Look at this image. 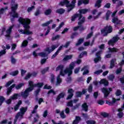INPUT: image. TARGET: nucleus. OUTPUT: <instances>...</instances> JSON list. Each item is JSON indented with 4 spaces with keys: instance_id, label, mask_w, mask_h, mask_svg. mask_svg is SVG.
I'll use <instances>...</instances> for the list:
<instances>
[{
    "instance_id": "obj_1",
    "label": "nucleus",
    "mask_w": 124,
    "mask_h": 124,
    "mask_svg": "<svg viewBox=\"0 0 124 124\" xmlns=\"http://www.w3.org/2000/svg\"><path fill=\"white\" fill-rule=\"evenodd\" d=\"M18 22L19 24L23 25V27L25 30H19L18 31L20 32V34H23L25 35H31L32 34V32L30 31L29 30L30 29V24L31 23V20L29 18H23V17L18 18Z\"/></svg>"
},
{
    "instance_id": "obj_2",
    "label": "nucleus",
    "mask_w": 124,
    "mask_h": 124,
    "mask_svg": "<svg viewBox=\"0 0 124 124\" xmlns=\"http://www.w3.org/2000/svg\"><path fill=\"white\" fill-rule=\"evenodd\" d=\"M44 86V83L38 82L36 84H33L32 81H29V87L26 89V90L24 92H22V96L24 97H26L28 96L29 93L31 92L35 87H37L38 89H41Z\"/></svg>"
},
{
    "instance_id": "obj_3",
    "label": "nucleus",
    "mask_w": 124,
    "mask_h": 124,
    "mask_svg": "<svg viewBox=\"0 0 124 124\" xmlns=\"http://www.w3.org/2000/svg\"><path fill=\"white\" fill-rule=\"evenodd\" d=\"M79 14H75L71 16V21L74 22L75 19L78 18V20H86V17L82 16V14H86L88 12V9H81L78 10Z\"/></svg>"
},
{
    "instance_id": "obj_4",
    "label": "nucleus",
    "mask_w": 124,
    "mask_h": 124,
    "mask_svg": "<svg viewBox=\"0 0 124 124\" xmlns=\"http://www.w3.org/2000/svg\"><path fill=\"white\" fill-rule=\"evenodd\" d=\"M10 6L11 12L13 13V15H12V17L13 18H18V14L16 12L18 7V4H17V3H16V0H11Z\"/></svg>"
},
{
    "instance_id": "obj_5",
    "label": "nucleus",
    "mask_w": 124,
    "mask_h": 124,
    "mask_svg": "<svg viewBox=\"0 0 124 124\" xmlns=\"http://www.w3.org/2000/svg\"><path fill=\"white\" fill-rule=\"evenodd\" d=\"M116 13H117V10L114 11L111 15V16L113 17V18H112L111 22L112 23H114V27H115V28L117 27V26H120L123 25V23H121L123 21L118 19V17H117V16H115Z\"/></svg>"
},
{
    "instance_id": "obj_6",
    "label": "nucleus",
    "mask_w": 124,
    "mask_h": 124,
    "mask_svg": "<svg viewBox=\"0 0 124 124\" xmlns=\"http://www.w3.org/2000/svg\"><path fill=\"white\" fill-rule=\"evenodd\" d=\"M25 86V84L23 83H20L17 85H16V84H13L12 85L10 86V87L8 88L7 89V92L6 94L7 95H9L10 94V93L12 92V89L16 87V90H19L20 88H22V87H24Z\"/></svg>"
},
{
    "instance_id": "obj_7",
    "label": "nucleus",
    "mask_w": 124,
    "mask_h": 124,
    "mask_svg": "<svg viewBox=\"0 0 124 124\" xmlns=\"http://www.w3.org/2000/svg\"><path fill=\"white\" fill-rule=\"evenodd\" d=\"M85 22L86 20H78V26L74 27V28H73V31H75L79 29V32H82L83 31L86 30V27H83L82 26V24L85 23Z\"/></svg>"
},
{
    "instance_id": "obj_8",
    "label": "nucleus",
    "mask_w": 124,
    "mask_h": 124,
    "mask_svg": "<svg viewBox=\"0 0 124 124\" xmlns=\"http://www.w3.org/2000/svg\"><path fill=\"white\" fill-rule=\"evenodd\" d=\"M74 69V67H73V66H70L69 67V68H67L65 70H61L60 72V75H58V76H60V77H61V76L63 77L64 76L65 74H68V77H70V76L72 75V73L73 72L72 70Z\"/></svg>"
},
{
    "instance_id": "obj_9",
    "label": "nucleus",
    "mask_w": 124,
    "mask_h": 124,
    "mask_svg": "<svg viewBox=\"0 0 124 124\" xmlns=\"http://www.w3.org/2000/svg\"><path fill=\"white\" fill-rule=\"evenodd\" d=\"M101 34H104V36H107L108 34H110L113 32V27L111 25H106L104 29L100 31Z\"/></svg>"
},
{
    "instance_id": "obj_10",
    "label": "nucleus",
    "mask_w": 124,
    "mask_h": 124,
    "mask_svg": "<svg viewBox=\"0 0 124 124\" xmlns=\"http://www.w3.org/2000/svg\"><path fill=\"white\" fill-rule=\"evenodd\" d=\"M13 28V26H11L9 27V29H8L7 30H6V28H3V29H2V32H0V35H3L4 32L5 31H6V33H7V34L5 35V36L6 37H10V34L11 33V31L12 30Z\"/></svg>"
},
{
    "instance_id": "obj_11",
    "label": "nucleus",
    "mask_w": 124,
    "mask_h": 124,
    "mask_svg": "<svg viewBox=\"0 0 124 124\" xmlns=\"http://www.w3.org/2000/svg\"><path fill=\"white\" fill-rule=\"evenodd\" d=\"M120 38L118 37V35H116V36L113 37L112 39L108 40V46H114V45L116 42H117L118 40H119Z\"/></svg>"
},
{
    "instance_id": "obj_12",
    "label": "nucleus",
    "mask_w": 124,
    "mask_h": 124,
    "mask_svg": "<svg viewBox=\"0 0 124 124\" xmlns=\"http://www.w3.org/2000/svg\"><path fill=\"white\" fill-rule=\"evenodd\" d=\"M112 91V90L111 88H108V89L106 88H103L101 89V92L104 93L105 98L108 97V95L110 94V93H111Z\"/></svg>"
},
{
    "instance_id": "obj_13",
    "label": "nucleus",
    "mask_w": 124,
    "mask_h": 124,
    "mask_svg": "<svg viewBox=\"0 0 124 124\" xmlns=\"http://www.w3.org/2000/svg\"><path fill=\"white\" fill-rule=\"evenodd\" d=\"M29 96V94L27 96L23 97V96H22V92H20V94H18V93L13 94L12 96H10V99H9L16 100L17 99V97H22L23 98L26 99L27 97H28Z\"/></svg>"
},
{
    "instance_id": "obj_14",
    "label": "nucleus",
    "mask_w": 124,
    "mask_h": 124,
    "mask_svg": "<svg viewBox=\"0 0 124 124\" xmlns=\"http://www.w3.org/2000/svg\"><path fill=\"white\" fill-rule=\"evenodd\" d=\"M57 47H58V45H52L51 46V49H50L49 47H47L45 49V51L47 52L48 54H50L51 52L54 51Z\"/></svg>"
},
{
    "instance_id": "obj_15",
    "label": "nucleus",
    "mask_w": 124,
    "mask_h": 124,
    "mask_svg": "<svg viewBox=\"0 0 124 124\" xmlns=\"http://www.w3.org/2000/svg\"><path fill=\"white\" fill-rule=\"evenodd\" d=\"M74 90H73L72 88H70L68 89V94H69V95H68L66 99L68 100L72 99V97H73V95H74Z\"/></svg>"
},
{
    "instance_id": "obj_16",
    "label": "nucleus",
    "mask_w": 124,
    "mask_h": 124,
    "mask_svg": "<svg viewBox=\"0 0 124 124\" xmlns=\"http://www.w3.org/2000/svg\"><path fill=\"white\" fill-rule=\"evenodd\" d=\"M70 4H71L70 3L69 0H63L62 1L60 2V5L62 6L66 5V7L67 8H72V6H70Z\"/></svg>"
},
{
    "instance_id": "obj_17",
    "label": "nucleus",
    "mask_w": 124,
    "mask_h": 124,
    "mask_svg": "<svg viewBox=\"0 0 124 124\" xmlns=\"http://www.w3.org/2000/svg\"><path fill=\"white\" fill-rule=\"evenodd\" d=\"M37 75V73L36 72H33L32 73H28L27 75H26L25 78H24V79L25 80H28L31 77H35Z\"/></svg>"
},
{
    "instance_id": "obj_18",
    "label": "nucleus",
    "mask_w": 124,
    "mask_h": 124,
    "mask_svg": "<svg viewBox=\"0 0 124 124\" xmlns=\"http://www.w3.org/2000/svg\"><path fill=\"white\" fill-rule=\"evenodd\" d=\"M24 114L17 113L16 115V117L15 118V120L13 121V124H16V122H17V119L19 118L20 119H22L23 118Z\"/></svg>"
},
{
    "instance_id": "obj_19",
    "label": "nucleus",
    "mask_w": 124,
    "mask_h": 124,
    "mask_svg": "<svg viewBox=\"0 0 124 124\" xmlns=\"http://www.w3.org/2000/svg\"><path fill=\"white\" fill-rule=\"evenodd\" d=\"M81 63V60L78 59V61L71 62V63L69 65V67H70V66H73V68H74V67H75V63L79 64Z\"/></svg>"
},
{
    "instance_id": "obj_20",
    "label": "nucleus",
    "mask_w": 124,
    "mask_h": 124,
    "mask_svg": "<svg viewBox=\"0 0 124 124\" xmlns=\"http://www.w3.org/2000/svg\"><path fill=\"white\" fill-rule=\"evenodd\" d=\"M75 3H76V0H72V1H71L70 6H72V8H70L68 9V13L70 12L74 8V7H75Z\"/></svg>"
},
{
    "instance_id": "obj_21",
    "label": "nucleus",
    "mask_w": 124,
    "mask_h": 124,
    "mask_svg": "<svg viewBox=\"0 0 124 124\" xmlns=\"http://www.w3.org/2000/svg\"><path fill=\"white\" fill-rule=\"evenodd\" d=\"M64 95H65V94H64V93L63 92L58 94V95L56 97V102L60 101L62 98H63V97H64Z\"/></svg>"
},
{
    "instance_id": "obj_22",
    "label": "nucleus",
    "mask_w": 124,
    "mask_h": 124,
    "mask_svg": "<svg viewBox=\"0 0 124 124\" xmlns=\"http://www.w3.org/2000/svg\"><path fill=\"white\" fill-rule=\"evenodd\" d=\"M99 84H104L105 86H108V81L106 78H103L99 81Z\"/></svg>"
},
{
    "instance_id": "obj_23",
    "label": "nucleus",
    "mask_w": 124,
    "mask_h": 124,
    "mask_svg": "<svg viewBox=\"0 0 124 124\" xmlns=\"http://www.w3.org/2000/svg\"><path fill=\"white\" fill-rule=\"evenodd\" d=\"M81 120V119L80 118V117L78 116H75V120L73 121V122H72V124H78Z\"/></svg>"
},
{
    "instance_id": "obj_24",
    "label": "nucleus",
    "mask_w": 124,
    "mask_h": 124,
    "mask_svg": "<svg viewBox=\"0 0 124 124\" xmlns=\"http://www.w3.org/2000/svg\"><path fill=\"white\" fill-rule=\"evenodd\" d=\"M108 52L110 53H117L119 51V49L115 47H108Z\"/></svg>"
},
{
    "instance_id": "obj_25",
    "label": "nucleus",
    "mask_w": 124,
    "mask_h": 124,
    "mask_svg": "<svg viewBox=\"0 0 124 124\" xmlns=\"http://www.w3.org/2000/svg\"><path fill=\"white\" fill-rule=\"evenodd\" d=\"M102 1V0H96V2H95V5H94V7H97V8H100V7H101Z\"/></svg>"
},
{
    "instance_id": "obj_26",
    "label": "nucleus",
    "mask_w": 124,
    "mask_h": 124,
    "mask_svg": "<svg viewBox=\"0 0 124 124\" xmlns=\"http://www.w3.org/2000/svg\"><path fill=\"white\" fill-rule=\"evenodd\" d=\"M73 57V55H66L63 59H62V61L66 62L68 61L69 60L72 59V57Z\"/></svg>"
},
{
    "instance_id": "obj_27",
    "label": "nucleus",
    "mask_w": 124,
    "mask_h": 124,
    "mask_svg": "<svg viewBox=\"0 0 124 124\" xmlns=\"http://www.w3.org/2000/svg\"><path fill=\"white\" fill-rule=\"evenodd\" d=\"M81 107H82V110H83V111H85V112L88 111V106L87 105V103L82 104V105H81Z\"/></svg>"
},
{
    "instance_id": "obj_28",
    "label": "nucleus",
    "mask_w": 124,
    "mask_h": 124,
    "mask_svg": "<svg viewBox=\"0 0 124 124\" xmlns=\"http://www.w3.org/2000/svg\"><path fill=\"white\" fill-rule=\"evenodd\" d=\"M62 82V78H61V77H60V75L57 76V77L56 78V86L60 85Z\"/></svg>"
},
{
    "instance_id": "obj_29",
    "label": "nucleus",
    "mask_w": 124,
    "mask_h": 124,
    "mask_svg": "<svg viewBox=\"0 0 124 124\" xmlns=\"http://www.w3.org/2000/svg\"><path fill=\"white\" fill-rule=\"evenodd\" d=\"M86 69H87V66H83V67H82L81 68V71H82L83 70H85L82 73V75H87V74H89V70H86Z\"/></svg>"
},
{
    "instance_id": "obj_30",
    "label": "nucleus",
    "mask_w": 124,
    "mask_h": 124,
    "mask_svg": "<svg viewBox=\"0 0 124 124\" xmlns=\"http://www.w3.org/2000/svg\"><path fill=\"white\" fill-rule=\"evenodd\" d=\"M112 13H111V11L108 10L107 11V13H106V20L108 21L109 18H110V16Z\"/></svg>"
},
{
    "instance_id": "obj_31",
    "label": "nucleus",
    "mask_w": 124,
    "mask_h": 124,
    "mask_svg": "<svg viewBox=\"0 0 124 124\" xmlns=\"http://www.w3.org/2000/svg\"><path fill=\"white\" fill-rule=\"evenodd\" d=\"M64 11H65L64 9L61 8L56 10V13L60 15H62L63 13H64Z\"/></svg>"
},
{
    "instance_id": "obj_32",
    "label": "nucleus",
    "mask_w": 124,
    "mask_h": 124,
    "mask_svg": "<svg viewBox=\"0 0 124 124\" xmlns=\"http://www.w3.org/2000/svg\"><path fill=\"white\" fill-rule=\"evenodd\" d=\"M51 13H52V10H51V9H48L45 11V12H44V14H45V16H48L51 15Z\"/></svg>"
},
{
    "instance_id": "obj_33",
    "label": "nucleus",
    "mask_w": 124,
    "mask_h": 124,
    "mask_svg": "<svg viewBox=\"0 0 124 124\" xmlns=\"http://www.w3.org/2000/svg\"><path fill=\"white\" fill-rule=\"evenodd\" d=\"M83 38H79V39H78V43H76V44H75V46H80L83 42Z\"/></svg>"
},
{
    "instance_id": "obj_34",
    "label": "nucleus",
    "mask_w": 124,
    "mask_h": 124,
    "mask_svg": "<svg viewBox=\"0 0 124 124\" xmlns=\"http://www.w3.org/2000/svg\"><path fill=\"white\" fill-rule=\"evenodd\" d=\"M53 22V20L50 19V20H49V21H47V22L43 23V24H42V26H43V27H47L49 25H50V24H51V23H52Z\"/></svg>"
},
{
    "instance_id": "obj_35",
    "label": "nucleus",
    "mask_w": 124,
    "mask_h": 124,
    "mask_svg": "<svg viewBox=\"0 0 124 124\" xmlns=\"http://www.w3.org/2000/svg\"><path fill=\"white\" fill-rule=\"evenodd\" d=\"M20 112H18L17 113H19L20 114H24L26 111H27V107L26 108H21L20 109Z\"/></svg>"
},
{
    "instance_id": "obj_36",
    "label": "nucleus",
    "mask_w": 124,
    "mask_h": 124,
    "mask_svg": "<svg viewBox=\"0 0 124 124\" xmlns=\"http://www.w3.org/2000/svg\"><path fill=\"white\" fill-rule=\"evenodd\" d=\"M78 35V33L76 32H73L72 33H71V35L70 36V38H71V39H74L75 37H76Z\"/></svg>"
},
{
    "instance_id": "obj_37",
    "label": "nucleus",
    "mask_w": 124,
    "mask_h": 124,
    "mask_svg": "<svg viewBox=\"0 0 124 124\" xmlns=\"http://www.w3.org/2000/svg\"><path fill=\"white\" fill-rule=\"evenodd\" d=\"M82 94H85V93H80V91H77L76 92V93H75V96H76V97H81V96L82 95Z\"/></svg>"
},
{
    "instance_id": "obj_38",
    "label": "nucleus",
    "mask_w": 124,
    "mask_h": 124,
    "mask_svg": "<svg viewBox=\"0 0 124 124\" xmlns=\"http://www.w3.org/2000/svg\"><path fill=\"white\" fill-rule=\"evenodd\" d=\"M63 69V65L62 64H60V65H58L57 67H56V71H63L62 70Z\"/></svg>"
},
{
    "instance_id": "obj_39",
    "label": "nucleus",
    "mask_w": 124,
    "mask_h": 124,
    "mask_svg": "<svg viewBox=\"0 0 124 124\" xmlns=\"http://www.w3.org/2000/svg\"><path fill=\"white\" fill-rule=\"evenodd\" d=\"M41 92V89L38 88L34 91V94H35V97H36V100H37V97H38V94Z\"/></svg>"
},
{
    "instance_id": "obj_40",
    "label": "nucleus",
    "mask_w": 124,
    "mask_h": 124,
    "mask_svg": "<svg viewBox=\"0 0 124 124\" xmlns=\"http://www.w3.org/2000/svg\"><path fill=\"white\" fill-rule=\"evenodd\" d=\"M50 77H51V78H50V82L52 84H54V81L55 80L54 74H51Z\"/></svg>"
},
{
    "instance_id": "obj_41",
    "label": "nucleus",
    "mask_w": 124,
    "mask_h": 124,
    "mask_svg": "<svg viewBox=\"0 0 124 124\" xmlns=\"http://www.w3.org/2000/svg\"><path fill=\"white\" fill-rule=\"evenodd\" d=\"M115 78V76L113 74H111L108 77V79L111 81H113L114 78Z\"/></svg>"
},
{
    "instance_id": "obj_42",
    "label": "nucleus",
    "mask_w": 124,
    "mask_h": 124,
    "mask_svg": "<svg viewBox=\"0 0 124 124\" xmlns=\"http://www.w3.org/2000/svg\"><path fill=\"white\" fill-rule=\"evenodd\" d=\"M114 66H115V61L114 59H112L110 63V68L112 69Z\"/></svg>"
},
{
    "instance_id": "obj_43",
    "label": "nucleus",
    "mask_w": 124,
    "mask_h": 124,
    "mask_svg": "<svg viewBox=\"0 0 124 124\" xmlns=\"http://www.w3.org/2000/svg\"><path fill=\"white\" fill-rule=\"evenodd\" d=\"M41 10H39V9H36V11L34 13V16H39L40 15H41Z\"/></svg>"
},
{
    "instance_id": "obj_44",
    "label": "nucleus",
    "mask_w": 124,
    "mask_h": 124,
    "mask_svg": "<svg viewBox=\"0 0 124 124\" xmlns=\"http://www.w3.org/2000/svg\"><path fill=\"white\" fill-rule=\"evenodd\" d=\"M17 75H18V70H16L15 71L12 72L11 74L10 75L13 76V77H16Z\"/></svg>"
},
{
    "instance_id": "obj_45",
    "label": "nucleus",
    "mask_w": 124,
    "mask_h": 124,
    "mask_svg": "<svg viewBox=\"0 0 124 124\" xmlns=\"http://www.w3.org/2000/svg\"><path fill=\"white\" fill-rule=\"evenodd\" d=\"M13 82H14L13 79H11V80L7 82V83H6V85H5V87H9V86H10V85H11V84H12Z\"/></svg>"
},
{
    "instance_id": "obj_46",
    "label": "nucleus",
    "mask_w": 124,
    "mask_h": 124,
    "mask_svg": "<svg viewBox=\"0 0 124 124\" xmlns=\"http://www.w3.org/2000/svg\"><path fill=\"white\" fill-rule=\"evenodd\" d=\"M28 45V41L24 40L23 41V43H22V47H25L27 46Z\"/></svg>"
},
{
    "instance_id": "obj_47",
    "label": "nucleus",
    "mask_w": 124,
    "mask_h": 124,
    "mask_svg": "<svg viewBox=\"0 0 124 124\" xmlns=\"http://www.w3.org/2000/svg\"><path fill=\"white\" fill-rule=\"evenodd\" d=\"M93 90V86H92V84H90V85H89V87H88V92L89 93H92V90Z\"/></svg>"
},
{
    "instance_id": "obj_48",
    "label": "nucleus",
    "mask_w": 124,
    "mask_h": 124,
    "mask_svg": "<svg viewBox=\"0 0 124 124\" xmlns=\"http://www.w3.org/2000/svg\"><path fill=\"white\" fill-rule=\"evenodd\" d=\"M100 115L104 117V118H106L108 117V113H107L106 112H101Z\"/></svg>"
},
{
    "instance_id": "obj_49",
    "label": "nucleus",
    "mask_w": 124,
    "mask_h": 124,
    "mask_svg": "<svg viewBox=\"0 0 124 124\" xmlns=\"http://www.w3.org/2000/svg\"><path fill=\"white\" fill-rule=\"evenodd\" d=\"M124 112H118V113H117V117H118L119 119H122L124 117Z\"/></svg>"
},
{
    "instance_id": "obj_50",
    "label": "nucleus",
    "mask_w": 124,
    "mask_h": 124,
    "mask_svg": "<svg viewBox=\"0 0 124 124\" xmlns=\"http://www.w3.org/2000/svg\"><path fill=\"white\" fill-rule=\"evenodd\" d=\"M35 100L36 101H38L39 105L42 104V103L44 101V100L43 99V98H41L40 99H38V97H37V100H36V97H35Z\"/></svg>"
},
{
    "instance_id": "obj_51",
    "label": "nucleus",
    "mask_w": 124,
    "mask_h": 124,
    "mask_svg": "<svg viewBox=\"0 0 124 124\" xmlns=\"http://www.w3.org/2000/svg\"><path fill=\"white\" fill-rule=\"evenodd\" d=\"M8 9V7H6L5 8H2L0 9V14H3L4 11Z\"/></svg>"
},
{
    "instance_id": "obj_52",
    "label": "nucleus",
    "mask_w": 124,
    "mask_h": 124,
    "mask_svg": "<svg viewBox=\"0 0 124 124\" xmlns=\"http://www.w3.org/2000/svg\"><path fill=\"white\" fill-rule=\"evenodd\" d=\"M11 63L12 64H15L16 62V60L15 58H13V56H11Z\"/></svg>"
},
{
    "instance_id": "obj_53",
    "label": "nucleus",
    "mask_w": 124,
    "mask_h": 124,
    "mask_svg": "<svg viewBox=\"0 0 124 124\" xmlns=\"http://www.w3.org/2000/svg\"><path fill=\"white\" fill-rule=\"evenodd\" d=\"M38 56H40L42 57H47V54H46L45 52L38 53Z\"/></svg>"
},
{
    "instance_id": "obj_54",
    "label": "nucleus",
    "mask_w": 124,
    "mask_h": 124,
    "mask_svg": "<svg viewBox=\"0 0 124 124\" xmlns=\"http://www.w3.org/2000/svg\"><path fill=\"white\" fill-rule=\"evenodd\" d=\"M67 106L68 107H72L73 106V103H72V100H70V101L67 103Z\"/></svg>"
},
{
    "instance_id": "obj_55",
    "label": "nucleus",
    "mask_w": 124,
    "mask_h": 124,
    "mask_svg": "<svg viewBox=\"0 0 124 124\" xmlns=\"http://www.w3.org/2000/svg\"><path fill=\"white\" fill-rule=\"evenodd\" d=\"M35 7L34 6H31V7H28V9H27V12L30 13L33 9H34Z\"/></svg>"
},
{
    "instance_id": "obj_56",
    "label": "nucleus",
    "mask_w": 124,
    "mask_h": 124,
    "mask_svg": "<svg viewBox=\"0 0 124 124\" xmlns=\"http://www.w3.org/2000/svg\"><path fill=\"white\" fill-rule=\"evenodd\" d=\"M51 86H48L47 84L45 85L43 88L44 90H51Z\"/></svg>"
},
{
    "instance_id": "obj_57",
    "label": "nucleus",
    "mask_w": 124,
    "mask_h": 124,
    "mask_svg": "<svg viewBox=\"0 0 124 124\" xmlns=\"http://www.w3.org/2000/svg\"><path fill=\"white\" fill-rule=\"evenodd\" d=\"M79 107V104H76L74 106L70 107H72V111H74V110H76V109L78 108Z\"/></svg>"
},
{
    "instance_id": "obj_58",
    "label": "nucleus",
    "mask_w": 124,
    "mask_h": 124,
    "mask_svg": "<svg viewBox=\"0 0 124 124\" xmlns=\"http://www.w3.org/2000/svg\"><path fill=\"white\" fill-rule=\"evenodd\" d=\"M86 123L87 124H95L96 123L94 120H88Z\"/></svg>"
},
{
    "instance_id": "obj_59",
    "label": "nucleus",
    "mask_w": 124,
    "mask_h": 124,
    "mask_svg": "<svg viewBox=\"0 0 124 124\" xmlns=\"http://www.w3.org/2000/svg\"><path fill=\"white\" fill-rule=\"evenodd\" d=\"M115 94L116 95V96H119L121 95V91L120 90H117L116 91V93H115Z\"/></svg>"
},
{
    "instance_id": "obj_60",
    "label": "nucleus",
    "mask_w": 124,
    "mask_h": 124,
    "mask_svg": "<svg viewBox=\"0 0 124 124\" xmlns=\"http://www.w3.org/2000/svg\"><path fill=\"white\" fill-rule=\"evenodd\" d=\"M60 115L61 116V118L62 119L66 118V115H64V113L63 112V110L62 111V112L60 114Z\"/></svg>"
},
{
    "instance_id": "obj_61",
    "label": "nucleus",
    "mask_w": 124,
    "mask_h": 124,
    "mask_svg": "<svg viewBox=\"0 0 124 124\" xmlns=\"http://www.w3.org/2000/svg\"><path fill=\"white\" fill-rule=\"evenodd\" d=\"M93 35V32H91L89 33V34H88V35H87L86 39L88 40V39L91 38V37H92Z\"/></svg>"
},
{
    "instance_id": "obj_62",
    "label": "nucleus",
    "mask_w": 124,
    "mask_h": 124,
    "mask_svg": "<svg viewBox=\"0 0 124 124\" xmlns=\"http://www.w3.org/2000/svg\"><path fill=\"white\" fill-rule=\"evenodd\" d=\"M6 54V50H2L0 51V57Z\"/></svg>"
},
{
    "instance_id": "obj_63",
    "label": "nucleus",
    "mask_w": 124,
    "mask_h": 124,
    "mask_svg": "<svg viewBox=\"0 0 124 124\" xmlns=\"http://www.w3.org/2000/svg\"><path fill=\"white\" fill-rule=\"evenodd\" d=\"M103 72V71H102V70L100 69V70H98L97 71H95V72H94V74H96L97 75H100V74H101Z\"/></svg>"
},
{
    "instance_id": "obj_64",
    "label": "nucleus",
    "mask_w": 124,
    "mask_h": 124,
    "mask_svg": "<svg viewBox=\"0 0 124 124\" xmlns=\"http://www.w3.org/2000/svg\"><path fill=\"white\" fill-rule=\"evenodd\" d=\"M60 37H61V36L60 35H56V36L52 37V41H55L56 40L60 39Z\"/></svg>"
}]
</instances>
